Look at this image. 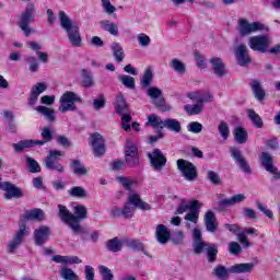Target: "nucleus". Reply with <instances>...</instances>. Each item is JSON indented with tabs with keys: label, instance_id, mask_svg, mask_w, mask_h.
<instances>
[{
	"label": "nucleus",
	"instance_id": "f257e3e1",
	"mask_svg": "<svg viewBox=\"0 0 280 280\" xmlns=\"http://www.w3.org/2000/svg\"><path fill=\"white\" fill-rule=\"evenodd\" d=\"M59 22L62 30L67 33L70 45L72 47H82L80 26H78L65 11L59 12Z\"/></svg>",
	"mask_w": 280,
	"mask_h": 280
},
{
	"label": "nucleus",
	"instance_id": "f03ea898",
	"mask_svg": "<svg viewBox=\"0 0 280 280\" xmlns=\"http://www.w3.org/2000/svg\"><path fill=\"white\" fill-rule=\"evenodd\" d=\"M255 270V264L253 262H241L235 264L229 268H225L223 265H218L213 269V275L221 280L229 279L230 275H248Z\"/></svg>",
	"mask_w": 280,
	"mask_h": 280
},
{
	"label": "nucleus",
	"instance_id": "7ed1b4c3",
	"mask_svg": "<svg viewBox=\"0 0 280 280\" xmlns=\"http://www.w3.org/2000/svg\"><path fill=\"white\" fill-rule=\"evenodd\" d=\"M36 16V4L34 2H27L25 9L18 18V26L25 36L32 34V28H30V23H34V18Z\"/></svg>",
	"mask_w": 280,
	"mask_h": 280
},
{
	"label": "nucleus",
	"instance_id": "20e7f679",
	"mask_svg": "<svg viewBox=\"0 0 280 280\" xmlns=\"http://www.w3.org/2000/svg\"><path fill=\"white\" fill-rule=\"evenodd\" d=\"M236 30L240 36H250V34H255V32H268V26H266L261 22H248L246 19H240L237 21Z\"/></svg>",
	"mask_w": 280,
	"mask_h": 280
},
{
	"label": "nucleus",
	"instance_id": "39448f33",
	"mask_svg": "<svg viewBox=\"0 0 280 280\" xmlns=\"http://www.w3.org/2000/svg\"><path fill=\"white\" fill-rule=\"evenodd\" d=\"M27 235H30V226L25 223H20L19 230L8 243L7 252L9 254L16 253V250H19V246L25 242V237H27Z\"/></svg>",
	"mask_w": 280,
	"mask_h": 280
},
{
	"label": "nucleus",
	"instance_id": "423d86ee",
	"mask_svg": "<svg viewBox=\"0 0 280 280\" xmlns=\"http://www.w3.org/2000/svg\"><path fill=\"white\" fill-rule=\"evenodd\" d=\"M63 155V151L50 150L44 160L46 170H49L50 172H57V174H65V166L60 164V156Z\"/></svg>",
	"mask_w": 280,
	"mask_h": 280
},
{
	"label": "nucleus",
	"instance_id": "0eeeda50",
	"mask_svg": "<svg viewBox=\"0 0 280 280\" xmlns=\"http://www.w3.org/2000/svg\"><path fill=\"white\" fill-rule=\"evenodd\" d=\"M82 102V98L75 92L67 91L59 100V113H69V110H75V104Z\"/></svg>",
	"mask_w": 280,
	"mask_h": 280
},
{
	"label": "nucleus",
	"instance_id": "6e6552de",
	"mask_svg": "<svg viewBox=\"0 0 280 280\" xmlns=\"http://www.w3.org/2000/svg\"><path fill=\"white\" fill-rule=\"evenodd\" d=\"M147 95L153 100V104L161 113H167V110H172V107L170 105L165 104V98L163 97V90L151 86L147 90Z\"/></svg>",
	"mask_w": 280,
	"mask_h": 280
},
{
	"label": "nucleus",
	"instance_id": "1a4fd4ad",
	"mask_svg": "<svg viewBox=\"0 0 280 280\" xmlns=\"http://www.w3.org/2000/svg\"><path fill=\"white\" fill-rule=\"evenodd\" d=\"M73 211L75 220H72L71 231L74 233V235H82V233H84V229L80 222L85 220L89 210L86 209V206L78 205L73 208Z\"/></svg>",
	"mask_w": 280,
	"mask_h": 280
},
{
	"label": "nucleus",
	"instance_id": "9d476101",
	"mask_svg": "<svg viewBox=\"0 0 280 280\" xmlns=\"http://www.w3.org/2000/svg\"><path fill=\"white\" fill-rule=\"evenodd\" d=\"M270 36L268 35H256L252 36L248 42V46L253 51H259L260 54H266L268 47H270Z\"/></svg>",
	"mask_w": 280,
	"mask_h": 280
},
{
	"label": "nucleus",
	"instance_id": "9b49d317",
	"mask_svg": "<svg viewBox=\"0 0 280 280\" xmlns=\"http://www.w3.org/2000/svg\"><path fill=\"white\" fill-rule=\"evenodd\" d=\"M177 168L180 171L185 180L194 182L196 178H198V171L196 170V165L187 160H177Z\"/></svg>",
	"mask_w": 280,
	"mask_h": 280
},
{
	"label": "nucleus",
	"instance_id": "f8f14e48",
	"mask_svg": "<svg viewBox=\"0 0 280 280\" xmlns=\"http://www.w3.org/2000/svg\"><path fill=\"white\" fill-rule=\"evenodd\" d=\"M151 167L155 172H161L165 165H167V158L163 154V151L160 149H153L152 152L147 154Z\"/></svg>",
	"mask_w": 280,
	"mask_h": 280
},
{
	"label": "nucleus",
	"instance_id": "ddd939ff",
	"mask_svg": "<svg viewBox=\"0 0 280 280\" xmlns=\"http://www.w3.org/2000/svg\"><path fill=\"white\" fill-rule=\"evenodd\" d=\"M211 100H213V96L211 95V93L206 92L203 93V97H199L196 104L185 105L184 110L185 113H187V115H200V113L205 110L203 104H206L207 102H211Z\"/></svg>",
	"mask_w": 280,
	"mask_h": 280
},
{
	"label": "nucleus",
	"instance_id": "4468645a",
	"mask_svg": "<svg viewBox=\"0 0 280 280\" xmlns=\"http://www.w3.org/2000/svg\"><path fill=\"white\" fill-rule=\"evenodd\" d=\"M234 56L240 67H248V65L253 62V59L248 54V47L246 46V44H240L238 46H236L234 48Z\"/></svg>",
	"mask_w": 280,
	"mask_h": 280
},
{
	"label": "nucleus",
	"instance_id": "2eb2a0df",
	"mask_svg": "<svg viewBox=\"0 0 280 280\" xmlns=\"http://www.w3.org/2000/svg\"><path fill=\"white\" fill-rule=\"evenodd\" d=\"M92 150L94 153V156H104L106 153V145L104 144V137L100 133H93L91 136Z\"/></svg>",
	"mask_w": 280,
	"mask_h": 280
},
{
	"label": "nucleus",
	"instance_id": "dca6fc26",
	"mask_svg": "<svg viewBox=\"0 0 280 280\" xmlns=\"http://www.w3.org/2000/svg\"><path fill=\"white\" fill-rule=\"evenodd\" d=\"M230 152H231L232 159H234L235 163L238 165L242 172H244L245 174H253V170H250L248 162H246V159L242 156V151H240L235 147H232L230 149Z\"/></svg>",
	"mask_w": 280,
	"mask_h": 280
},
{
	"label": "nucleus",
	"instance_id": "f3484780",
	"mask_svg": "<svg viewBox=\"0 0 280 280\" xmlns=\"http://www.w3.org/2000/svg\"><path fill=\"white\" fill-rule=\"evenodd\" d=\"M0 188H2L3 191H7L4 194V198L7 200H12V198H23V191L21 190V188L16 187L10 182H3L0 185Z\"/></svg>",
	"mask_w": 280,
	"mask_h": 280
},
{
	"label": "nucleus",
	"instance_id": "a211bd4d",
	"mask_svg": "<svg viewBox=\"0 0 280 280\" xmlns=\"http://www.w3.org/2000/svg\"><path fill=\"white\" fill-rule=\"evenodd\" d=\"M51 235V229L49 226L43 225L34 231V242L36 246H43Z\"/></svg>",
	"mask_w": 280,
	"mask_h": 280
},
{
	"label": "nucleus",
	"instance_id": "6ab92c4d",
	"mask_svg": "<svg viewBox=\"0 0 280 280\" xmlns=\"http://www.w3.org/2000/svg\"><path fill=\"white\" fill-rule=\"evenodd\" d=\"M211 69L217 78H224L226 75V65L220 57L210 58Z\"/></svg>",
	"mask_w": 280,
	"mask_h": 280
},
{
	"label": "nucleus",
	"instance_id": "aec40b11",
	"mask_svg": "<svg viewBox=\"0 0 280 280\" xmlns=\"http://www.w3.org/2000/svg\"><path fill=\"white\" fill-rule=\"evenodd\" d=\"M58 209V218H60L61 222H63V224H67L70 229H71V224H73V220H75V214L71 213V211H69L68 208H66V206L62 205H58L57 206Z\"/></svg>",
	"mask_w": 280,
	"mask_h": 280
},
{
	"label": "nucleus",
	"instance_id": "412c9836",
	"mask_svg": "<svg viewBox=\"0 0 280 280\" xmlns=\"http://www.w3.org/2000/svg\"><path fill=\"white\" fill-rule=\"evenodd\" d=\"M114 108L119 116L130 114V108L128 107V103L126 102L124 94H118L116 96Z\"/></svg>",
	"mask_w": 280,
	"mask_h": 280
},
{
	"label": "nucleus",
	"instance_id": "4be33fe9",
	"mask_svg": "<svg viewBox=\"0 0 280 280\" xmlns=\"http://www.w3.org/2000/svg\"><path fill=\"white\" fill-rule=\"evenodd\" d=\"M155 237L160 244H167L172 238V233L164 224H159L155 229Z\"/></svg>",
	"mask_w": 280,
	"mask_h": 280
},
{
	"label": "nucleus",
	"instance_id": "5701e85b",
	"mask_svg": "<svg viewBox=\"0 0 280 280\" xmlns=\"http://www.w3.org/2000/svg\"><path fill=\"white\" fill-rule=\"evenodd\" d=\"M46 89H47V84L44 82H38L33 86L30 98H28L30 106H34V104L38 102V96L42 93H45Z\"/></svg>",
	"mask_w": 280,
	"mask_h": 280
},
{
	"label": "nucleus",
	"instance_id": "b1692460",
	"mask_svg": "<svg viewBox=\"0 0 280 280\" xmlns=\"http://www.w3.org/2000/svg\"><path fill=\"white\" fill-rule=\"evenodd\" d=\"M201 253H206L209 264H215L218 259V245L205 243L201 247Z\"/></svg>",
	"mask_w": 280,
	"mask_h": 280
},
{
	"label": "nucleus",
	"instance_id": "393cba45",
	"mask_svg": "<svg viewBox=\"0 0 280 280\" xmlns=\"http://www.w3.org/2000/svg\"><path fill=\"white\" fill-rule=\"evenodd\" d=\"M194 238V253L195 255H202V246L207 244V242L202 241V232L199 229H195L192 231Z\"/></svg>",
	"mask_w": 280,
	"mask_h": 280
},
{
	"label": "nucleus",
	"instance_id": "a878e982",
	"mask_svg": "<svg viewBox=\"0 0 280 280\" xmlns=\"http://www.w3.org/2000/svg\"><path fill=\"white\" fill-rule=\"evenodd\" d=\"M203 220L206 229L209 231V233H215L218 231V220L215 219L213 211H207Z\"/></svg>",
	"mask_w": 280,
	"mask_h": 280
},
{
	"label": "nucleus",
	"instance_id": "bb28decb",
	"mask_svg": "<svg viewBox=\"0 0 280 280\" xmlns=\"http://www.w3.org/2000/svg\"><path fill=\"white\" fill-rule=\"evenodd\" d=\"M38 143H43V142H37V140H32V139H24L16 143H13L12 147L15 152H23V150H27L30 148H36Z\"/></svg>",
	"mask_w": 280,
	"mask_h": 280
},
{
	"label": "nucleus",
	"instance_id": "cd10ccee",
	"mask_svg": "<svg viewBox=\"0 0 280 280\" xmlns=\"http://www.w3.org/2000/svg\"><path fill=\"white\" fill-rule=\"evenodd\" d=\"M51 261H55V264H82V259L78 256L55 255L51 257Z\"/></svg>",
	"mask_w": 280,
	"mask_h": 280
},
{
	"label": "nucleus",
	"instance_id": "c85d7f7f",
	"mask_svg": "<svg viewBox=\"0 0 280 280\" xmlns=\"http://www.w3.org/2000/svg\"><path fill=\"white\" fill-rule=\"evenodd\" d=\"M129 202H132L136 209H141V211H150V209H152L148 202L141 200V197L138 194L129 195Z\"/></svg>",
	"mask_w": 280,
	"mask_h": 280
},
{
	"label": "nucleus",
	"instance_id": "c756f323",
	"mask_svg": "<svg viewBox=\"0 0 280 280\" xmlns=\"http://www.w3.org/2000/svg\"><path fill=\"white\" fill-rule=\"evenodd\" d=\"M102 30L112 34V36H119V26L115 22L103 20L100 22Z\"/></svg>",
	"mask_w": 280,
	"mask_h": 280
},
{
	"label": "nucleus",
	"instance_id": "7c9ffc66",
	"mask_svg": "<svg viewBox=\"0 0 280 280\" xmlns=\"http://www.w3.org/2000/svg\"><path fill=\"white\" fill-rule=\"evenodd\" d=\"M233 136L234 141H236V143H240L241 145L248 141V131H246L244 127H236L233 131Z\"/></svg>",
	"mask_w": 280,
	"mask_h": 280
},
{
	"label": "nucleus",
	"instance_id": "2f4dec72",
	"mask_svg": "<svg viewBox=\"0 0 280 280\" xmlns=\"http://www.w3.org/2000/svg\"><path fill=\"white\" fill-rule=\"evenodd\" d=\"M24 220L27 222L30 220H35L36 222H40L45 220V212L42 209H33L26 212Z\"/></svg>",
	"mask_w": 280,
	"mask_h": 280
},
{
	"label": "nucleus",
	"instance_id": "473e14b6",
	"mask_svg": "<svg viewBox=\"0 0 280 280\" xmlns=\"http://www.w3.org/2000/svg\"><path fill=\"white\" fill-rule=\"evenodd\" d=\"M153 80L154 73L152 72V68H147L142 78L140 79V85L142 89H150Z\"/></svg>",
	"mask_w": 280,
	"mask_h": 280
},
{
	"label": "nucleus",
	"instance_id": "72a5a7b5",
	"mask_svg": "<svg viewBox=\"0 0 280 280\" xmlns=\"http://www.w3.org/2000/svg\"><path fill=\"white\" fill-rule=\"evenodd\" d=\"M35 110H37L39 115H43L47 121H56V114L54 109L39 105L35 107Z\"/></svg>",
	"mask_w": 280,
	"mask_h": 280
},
{
	"label": "nucleus",
	"instance_id": "f704fd0d",
	"mask_svg": "<svg viewBox=\"0 0 280 280\" xmlns=\"http://www.w3.org/2000/svg\"><path fill=\"white\" fill-rule=\"evenodd\" d=\"M124 244H126V246L128 248H130L131 250H135L137 253L142 252L143 255L148 256V252L144 249L143 243H141L140 241H137V240H125Z\"/></svg>",
	"mask_w": 280,
	"mask_h": 280
},
{
	"label": "nucleus",
	"instance_id": "c9c22d12",
	"mask_svg": "<svg viewBox=\"0 0 280 280\" xmlns=\"http://www.w3.org/2000/svg\"><path fill=\"white\" fill-rule=\"evenodd\" d=\"M110 47L116 62H124V58H126V55H124V47L117 42H114Z\"/></svg>",
	"mask_w": 280,
	"mask_h": 280
},
{
	"label": "nucleus",
	"instance_id": "e433bc0d",
	"mask_svg": "<svg viewBox=\"0 0 280 280\" xmlns=\"http://www.w3.org/2000/svg\"><path fill=\"white\" fill-rule=\"evenodd\" d=\"M252 91L258 102H264L266 98V91H264V88H261V83H259V81H253Z\"/></svg>",
	"mask_w": 280,
	"mask_h": 280
},
{
	"label": "nucleus",
	"instance_id": "4c0bfd02",
	"mask_svg": "<svg viewBox=\"0 0 280 280\" xmlns=\"http://www.w3.org/2000/svg\"><path fill=\"white\" fill-rule=\"evenodd\" d=\"M124 247V241L121 242L119 238L114 237L106 243V248L110 253H119L121 248Z\"/></svg>",
	"mask_w": 280,
	"mask_h": 280
},
{
	"label": "nucleus",
	"instance_id": "58836bf2",
	"mask_svg": "<svg viewBox=\"0 0 280 280\" xmlns=\"http://www.w3.org/2000/svg\"><path fill=\"white\" fill-rule=\"evenodd\" d=\"M71 167L77 176H86L89 174V170L82 165L80 160H72Z\"/></svg>",
	"mask_w": 280,
	"mask_h": 280
},
{
	"label": "nucleus",
	"instance_id": "ea45409f",
	"mask_svg": "<svg viewBox=\"0 0 280 280\" xmlns=\"http://www.w3.org/2000/svg\"><path fill=\"white\" fill-rule=\"evenodd\" d=\"M59 275L63 280H80V277L75 275V271H73V269L69 268L68 266L61 267Z\"/></svg>",
	"mask_w": 280,
	"mask_h": 280
},
{
	"label": "nucleus",
	"instance_id": "a19ab883",
	"mask_svg": "<svg viewBox=\"0 0 280 280\" xmlns=\"http://www.w3.org/2000/svg\"><path fill=\"white\" fill-rule=\"evenodd\" d=\"M164 124H165V120L161 119V117H159L156 115L148 116L147 126L148 125L152 126V128H154V130H158L159 128H160V130H163Z\"/></svg>",
	"mask_w": 280,
	"mask_h": 280
},
{
	"label": "nucleus",
	"instance_id": "79ce46f5",
	"mask_svg": "<svg viewBox=\"0 0 280 280\" xmlns=\"http://www.w3.org/2000/svg\"><path fill=\"white\" fill-rule=\"evenodd\" d=\"M168 67L171 69H173V71H175V73H179L183 74L185 73V71H187V67L185 66V63L183 61H180V59H172L168 62Z\"/></svg>",
	"mask_w": 280,
	"mask_h": 280
},
{
	"label": "nucleus",
	"instance_id": "37998d69",
	"mask_svg": "<svg viewBox=\"0 0 280 280\" xmlns=\"http://www.w3.org/2000/svg\"><path fill=\"white\" fill-rule=\"evenodd\" d=\"M164 128L171 130V132H180V121L174 118L164 119Z\"/></svg>",
	"mask_w": 280,
	"mask_h": 280
},
{
	"label": "nucleus",
	"instance_id": "c03bdc74",
	"mask_svg": "<svg viewBox=\"0 0 280 280\" xmlns=\"http://www.w3.org/2000/svg\"><path fill=\"white\" fill-rule=\"evenodd\" d=\"M247 116L254 124L255 128H264V120L259 114L255 113V109H247Z\"/></svg>",
	"mask_w": 280,
	"mask_h": 280
},
{
	"label": "nucleus",
	"instance_id": "a18cd8bd",
	"mask_svg": "<svg viewBox=\"0 0 280 280\" xmlns=\"http://www.w3.org/2000/svg\"><path fill=\"white\" fill-rule=\"evenodd\" d=\"M136 210L137 206L132 205V202H130V197H128L127 202L122 207V217H125L127 220H130V218L135 215Z\"/></svg>",
	"mask_w": 280,
	"mask_h": 280
},
{
	"label": "nucleus",
	"instance_id": "49530a36",
	"mask_svg": "<svg viewBox=\"0 0 280 280\" xmlns=\"http://www.w3.org/2000/svg\"><path fill=\"white\" fill-rule=\"evenodd\" d=\"M218 132L223 139V141H226L229 137H231V127H229V124L226 121H221L218 125Z\"/></svg>",
	"mask_w": 280,
	"mask_h": 280
},
{
	"label": "nucleus",
	"instance_id": "de8ad7c7",
	"mask_svg": "<svg viewBox=\"0 0 280 280\" xmlns=\"http://www.w3.org/2000/svg\"><path fill=\"white\" fill-rule=\"evenodd\" d=\"M68 196L71 198H86L88 194L86 189H84L82 186H74L68 190Z\"/></svg>",
	"mask_w": 280,
	"mask_h": 280
},
{
	"label": "nucleus",
	"instance_id": "09e8293b",
	"mask_svg": "<svg viewBox=\"0 0 280 280\" xmlns=\"http://www.w3.org/2000/svg\"><path fill=\"white\" fill-rule=\"evenodd\" d=\"M40 135L43 140H37L39 142L38 145H45V143H50L54 140V133H51V129L48 127H44Z\"/></svg>",
	"mask_w": 280,
	"mask_h": 280
},
{
	"label": "nucleus",
	"instance_id": "8fccbe9b",
	"mask_svg": "<svg viewBox=\"0 0 280 280\" xmlns=\"http://www.w3.org/2000/svg\"><path fill=\"white\" fill-rule=\"evenodd\" d=\"M139 155V149L132 142L131 140H127L126 145H125V156H135Z\"/></svg>",
	"mask_w": 280,
	"mask_h": 280
},
{
	"label": "nucleus",
	"instance_id": "3c124183",
	"mask_svg": "<svg viewBox=\"0 0 280 280\" xmlns=\"http://www.w3.org/2000/svg\"><path fill=\"white\" fill-rule=\"evenodd\" d=\"M83 80H82V84L85 89H91L93 86H95V80H93V73L83 70Z\"/></svg>",
	"mask_w": 280,
	"mask_h": 280
},
{
	"label": "nucleus",
	"instance_id": "603ef678",
	"mask_svg": "<svg viewBox=\"0 0 280 280\" xmlns=\"http://www.w3.org/2000/svg\"><path fill=\"white\" fill-rule=\"evenodd\" d=\"M26 166L28 167V172H31V174H38V172H40V164L30 156H26Z\"/></svg>",
	"mask_w": 280,
	"mask_h": 280
},
{
	"label": "nucleus",
	"instance_id": "864d4df0",
	"mask_svg": "<svg viewBox=\"0 0 280 280\" xmlns=\"http://www.w3.org/2000/svg\"><path fill=\"white\" fill-rule=\"evenodd\" d=\"M116 179L118 180V183H120L124 189H126L127 191H132V185H135V179L126 176H118Z\"/></svg>",
	"mask_w": 280,
	"mask_h": 280
},
{
	"label": "nucleus",
	"instance_id": "5fc2aeb1",
	"mask_svg": "<svg viewBox=\"0 0 280 280\" xmlns=\"http://www.w3.org/2000/svg\"><path fill=\"white\" fill-rule=\"evenodd\" d=\"M119 80L121 84L126 86V89L135 90V78L125 74V75H120Z\"/></svg>",
	"mask_w": 280,
	"mask_h": 280
},
{
	"label": "nucleus",
	"instance_id": "6e6d98bb",
	"mask_svg": "<svg viewBox=\"0 0 280 280\" xmlns=\"http://www.w3.org/2000/svg\"><path fill=\"white\" fill-rule=\"evenodd\" d=\"M93 106L94 110H101V108H104V106H106V96H104V94H100L97 98L93 100Z\"/></svg>",
	"mask_w": 280,
	"mask_h": 280
},
{
	"label": "nucleus",
	"instance_id": "4d7b16f0",
	"mask_svg": "<svg viewBox=\"0 0 280 280\" xmlns=\"http://www.w3.org/2000/svg\"><path fill=\"white\" fill-rule=\"evenodd\" d=\"M120 119L122 130L128 132V130H130V122L132 121V116H130V114H122L120 115Z\"/></svg>",
	"mask_w": 280,
	"mask_h": 280
},
{
	"label": "nucleus",
	"instance_id": "13d9d810",
	"mask_svg": "<svg viewBox=\"0 0 280 280\" xmlns=\"http://www.w3.org/2000/svg\"><path fill=\"white\" fill-rule=\"evenodd\" d=\"M187 130L188 132H192L194 135H200V132H202V124L198 121H191L187 126Z\"/></svg>",
	"mask_w": 280,
	"mask_h": 280
},
{
	"label": "nucleus",
	"instance_id": "bf43d9fd",
	"mask_svg": "<svg viewBox=\"0 0 280 280\" xmlns=\"http://www.w3.org/2000/svg\"><path fill=\"white\" fill-rule=\"evenodd\" d=\"M208 180L212 183V185H222V179L220 178V175L213 171H208L207 175Z\"/></svg>",
	"mask_w": 280,
	"mask_h": 280
},
{
	"label": "nucleus",
	"instance_id": "052dcab7",
	"mask_svg": "<svg viewBox=\"0 0 280 280\" xmlns=\"http://www.w3.org/2000/svg\"><path fill=\"white\" fill-rule=\"evenodd\" d=\"M171 242H173L176 246L183 244L185 242V234L183 231H177L171 237Z\"/></svg>",
	"mask_w": 280,
	"mask_h": 280
},
{
	"label": "nucleus",
	"instance_id": "680f3d73",
	"mask_svg": "<svg viewBox=\"0 0 280 280\" xmlns=\"http://www.w3.org/2000/svg\"><path fill=\"white\" fill-rule=\"evenodd\" d=\"M150 43H152V39L150 36L145 35V33H141L138 35V44L140 47H149Z\"/></svg>",
	"mask_w": 280,
	"mask_h": 280
},
{
	"label": "nucleus",
	"instance_id": "e2e57ef3",
	"mask_svg": "<svg viewBox=\"0 0 280 280\" xmlns=\"http://www.w3.org/2000/svg\"><path fill=\"white\" fill-rule=\"evenodd\" d=\"M125 161H126L128 167H138L139 155H125Z\"/></svg>",
	"mask_w": 280,
	"mask_h": 280
},
{
	"label": "nucleus",
	"instance_id": "0e129e2a",
	"mask_svg": "<svg viewBox=\"0 0 280 280\" xmlns=\"http://www.w3.org/2000/svg\"><path fill=\"white\" fill-rule=\"evenodd\" d=\"M101 275L103 277V280H113L115 279V276L113 275V271L106 266H101L100 267Z\"/></svg>",
	"mask_w": 280,
	"mask_h": 280
},
{
	"label": "nucleus",
	"instance_id": "69168bd1",
	"mask_svg": "<svg viewBox=\"0 0 280 280\" xmlns=\"http://www.w3.org/2000/svg\"><path fill=\"white\" fill-rule=\"evenodd\" d=\"M102 5L106 14H114V12H117V8L110 3V0H102Z\"/></svg>",
	"mask_w": 280,
	"mask_h": 280
},
{
	"label": "nucleus",
	"instance_id": "338daca9",
	"mask_svg": "<svg viewBox=\"0 0 280 280\" xmlns=\"http://www.w3.org/2000/svg\"><path fill=\"white\" fill-rule=\"evenodd\" d=\"M229 252L231 255H240L242 253V246L237 242H231L229 245Z\"/></svg>",
	"mask_w": 280,
	"mask_h": 280
},
{
	"label": "nucleus",
	"instance_id": "774afa93",
	"mask_svg": "<svg viewBox=\"0 0 280 280\" xmlns=\"http://www.w3.org/2000/svg\"><path fill=\"white\" fill-rule=\"evenodd\" d=\"M268 150H279V140L277 138H271L266 141Z\"/></svg>",
	"mask_w": 280,
	"mask_h": 280
}]
</instances>
